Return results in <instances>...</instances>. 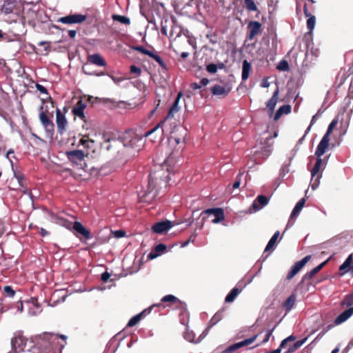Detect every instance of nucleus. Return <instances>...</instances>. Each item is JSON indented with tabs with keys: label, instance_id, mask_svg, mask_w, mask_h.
<instances>
[{
	"label": "nucleus",
	"instance_id": "nucleus-33",
	"mask_svg": "<svg viewBox=\"0 0 353 353\" xmlns=\"http://www.w3.org/2000/svg\"><path fill=\"white\" fill-rule=\"evenodd\" d=\"M150 57L152 58L164 70H166V64L165 63L163 59L158 54V53L156 51H151L150 55Z\"/></svg>",
	"mask_w": 353,
	"mask_h": 353
},
{
	"label": "nucleus",
	"instance_id": "nucleus-55",
	"mask_svg": "<svg viewBox=\"0 0 353 353\" xmlns=\"http://www.w3.org/2000/svg\"><path fill=\"white\" fill-rule=\"evenodd\" d=\"M14 175L17 181L23 180L25 179L23 174L20 172H14Z\"/></svg>",
	"mask_w": 353,
	"mask_h": 353
},
{
	"label": "nucleus",
	"instance_id": "nucleus-61",
	"mask_svg": "<svg viewBox=\"0 0 353 353\" xmlns=\"http://www.w3.org/2000/svg\"><path fill=\"white\" fill-rule=\"evenodd\" d=\"M240 176H241V174H239L237 178H236V181L232 185L233 188L236 189V188H238L240 186V184H241V178H240Z\"/></svg>",
	"mask_w": 353,
	"mask_h": 353
},
{
	"label": "nucleus",
	"instance_id": "nucleus-48",
	"mask_svg": "<svg viewBox=\"0 0 353 353\" xmlns=\"http://www.w3.org/2000/svg\"><path fill=\"white\" fill-rule=\"evenodd\" d=\"M92 142L88 136H83L79 141V144L82 145L84 148H89V143Z\"/></svg>",
	"mask_w": 353,
	"mask_h": 353
},
{
	"label": "nucleus",
	"instance_id": "nucleus-49",
	"mask_svg": "<svg viewBox=\"0 0 353 353\" xmlns=\"http://www.w3.org/2000/svg\"><path fill=\"white\" fill-rule=\"evenodd\" d=\"M334 326V325L333 324H330L329 325H327V327L325 329H323L318 335L316 337V339H314V341H316L321 338L323 337V336L330 329H332L333 327Z\"/></svg>",
	"mask_w": 353,
	"mask_h": 353
},
{
	"label": "nucleus",
	"instance_id": "nucleus-62",
	"mask_svg": "<svg viewBox=\"0 0 353 353\" xmlns=\"http://www.w3.org/2000/svg\"><path fill=\"white\" fill-rule=\"evenodd\" d=\"M39 46H44V50L46 52H48L50 50V46L48 42L41 41L39 43Z\"/></svg>",
	"mask_w": 353,
	"mask_h": 353
},
{
	"label": "nucleus",
	"instance_id": "nucleus-63",
	"mask_svg": "<svg viewBox=\"0 0 353 353\" xmlns=\"http://www.w3.org/2000/svg\"><path fill=\"white\" fill-rule=\"evenodd\" d=\"M190 87L192 89V90H197V89H200L201 88V85L200 84V83H192L190 85Z\"/></svg>",
	"mask_w": 353,
	"mask_h": 353
},
{
	"label": "nucleus",
	"instance_id": "nucleus-29",
	"mask_svg": "<svg viewBox=\"0 0 353 353\" xmlns=\"http://www.w3.org/2000/svg\"><path fill=\"white\" fill-rule=\"evenodd\" d=\"M11 344H12L13 350L15 352L23 351V346L25 345L23 343V339L21 337H20V336L14 337V339H12V341H11Z\"/></svg>",
	"mask_w": 353,
	"mask_h": 353
},
{
	"label": "nucleus",
	"instance_id": "nucleus-14",
	"mask_svg": "<svg viewBox=\"0 0 353 353\" xmlns=\"http://www.w3.org/2000/svg\"><path fill=\"white\" fill-rule=\"evenodd\" d=\"M161 305V303L158 304V305H152V306H150L147 309H145L144 310H143L141 313L134 316L133 317H132L130 321H128V324H127V326L128 327H133L135 325H137L143 317L146 316L147 315H148L150 312H151V310H152V308L154 307V306H160Z\"/></svg>",
	"mask_w": 353,
	"mask_h": 353
},
{
	"label": "nucleus",
	"instance_id": "nucleus-39",
	"mask_svg": "<svg viewBox=\"0 0 353 353\" xmlns=\"http://www.w3.org/2000/svg\"><path fill=\"white\" fill-rule=\"evenodd\" d=\"M280 233L279 231H276L274 235L272 236V238L270 239L269 242L268 243V245L265 247V252H268L270 250L274 245L276 244V242L277 241V239L279 236Z\"/></svg>",
	"mask_w": 353,
	"mask_h": 353
},
{
	"label": "nucleus",
	"instance_id": "nucleus-9",
	"mask_svg": "<svg viewBox=\"0 0 353 353\" xmlns=\"http://www.w3.org/2000/svg\"><path fill=\"white\" fill-rule=\"evenodd\" d=\"M258 336H259L258 334H255L249 339H246L241 341L239 343L232 344V345L228 346L221 353H233L234 352H235L236 350H237L238 349H239L241 347L250 345L256 341Z\"/></svg>",
	"mask_w": 353,
	"mask_h": 353
},
{
	"label": "nucleus",
	"instance_id": "nucleus-53",
	"mask_svg": "<svg viewBox=\"0 0 353 353\" xmlns=\"http://www.w3.org/2000/svg\"><path fill=\"white\" fill-rule=\"evenodd\" d=\"M36 88L37 89V90H39L42 94H48L47 89L43 85H42L41 84L37 83Z\"/></svg>",
	"mask_w": 353,
	"mask_h": 353
},
{
	"label": "nucleus",
	"instance_id": "nucleus-25",
	"mask_svg": "<svg viewBox=\"0 0 353 353\" xmlns=\"http://www.w3.org/2000/svg\"><path fill=\"white\" fill-rule=\"evenodd\" d=\"M305 203V199L303 198L301 200H299V201L296 204L295 207L294 208V209L291 213L290 218L288 223V225H289L290 224L292 219L293 218H294L295 216H296L299 214V212H301L302 208L304 207Z\"/></svg>",
	"mask_w": 353,
	"mask_h": 353
},
{
	"label": "nucleus",
	"instance_id": "nucleus-43",
	"mask_svg": "<svg viewBox=\"0 0 353 353\" xmlns=\"http://www.w3.org/2000/svg\"><path fill=\"white\" fill-rule=\"evenodd\" d=\"M131 48L134 50L138 51L143 54L149 56L152 50L145 49L142 46H132Z\"/></svg>",
	"mask_w": 353,
	"mask_h": 353
},
{
	"label": "nucleus",
	"instance_id": "nucleus-7",
	"mask_svg": "<svg viewBox=\"0 0 353 353\" xmlns=\"http://www.w3.org/2000/svg\"><path fill=\"white\" fill-rule=\"evenodd\" d=\"M323 163V161L321 157H317L316 163L311 170V187L313 190H315L319 185L320 179L321 174H319V171Z\"/></svg>",
	"mask_w": 353,
	"mask_h": 353
},
{
	"label": "nucleus",
	"instance_id": "nucleus-32",
	"mask_svg": "<svg viewBox=\"0 0 353 353\" xmlns=\"http://www.w3.org/2000/svg\"><path fill=\"white\" fill-rule=\"evenodd\" d=\"M296 301V296L292 294H291L283 303V307L285 310L288 312H290L294 305Z\"/></svg>",
	"mask_w": 353,
	"mask_h": 353
},
{
	"label": "nucleus",
	"instance_id": "nucleus-5",
	"mask_svg": "<svg viewBox=\"0 0 353 353\" xmlns=\"http://www.w3.org/2000/svg\"><path fill=\"white\" fill-rule=\"evenodd\" d=\"M169 144L171 145H177V150H182L185 145V137L187 135L185 129L179 125H174V128L170 131Z\"/></svg>",
	"mask_w": 353,
	"mask_h": 353
},
{
	"label": "nucleus",
	"instance_id": "nucleus-45",
	"mask_svg": "<svg viewBox=\"0 0 353 353\" xmlns=\"http://www.w3.org/2000/svg\"><path fill=\"white\" fill-rule=\"evenodd\" d=\"M277 69L281 71H286L289 69V65L287 61L283 60L279 62Z\"/></svg>",
	"mask_w": 353,
	"mask_h": 353
},
{
	"label": "nucleus",
	"instance_id": "nucleus-44",
	"mask_svg": "<svg viewBox=\"0 0 353 353\" xmlns=\"http://www.w3.org/2000/svg\"><path fill=\"white\" fill-rule=\"evenodd\" d=\"M338 123L337 119H334L332 121V122L328 125L327 130L326 133L324 135H327V137H330V134L332 133L333 129L336 127V125Z\"/></svg>",
	"mask_w": 353,
	"mask_h": 353
},
{
	"label": "nucleus",
	"instance_id": "nucleus-30",
	"mask_svg": "<svg viewBox=\"0 0 353 353\" xmlns=\"http://www.w3.org/2000/svg\"><path fill=\"white\" fill-rule=\"evenodd\" d=\"M167 250V246L163 243H159L154 248L155 253L153 252H150L148 257L150 259H153L160 255L162 252H165Z\"/></svg>",
	"mask_w": 353,
	"mask_h": 353
},
{
	"label": "nucleus",
	"instance_id": "nucleus-24",
	"mask_svg": "<svg viewBox=\"0 0 353 353\" xmlns=\"http://www.w3.org/2000/svg\"><path fill=\"white\" fill-rule=\"evenodd\" d=\"M279 94V87L276 88L275 91L274 92L272 97L266 102V108L268 110L272 112L274 110V108L276 105L278 97Z\"/></svg>",
	"mask_w": 353,
	"mask_h": 353
},
{
	"label": "nucleus",
	"instance_id": "nucleus-64",
	"mask_svg": "<svg viewBox=\"0 0 353 353\" xmlns=\"http://www.w3.org/2000/svg\"><path fill=\"white\" fill-rule=\"evenodd\" d=\"M261 150H263V151H264V152L265 153V156L268 157L270 154L271 150H270L269 146H264L261 148Z\"/></svg>",
	"mask_w": 353,
	"mask_h": 353
},
{
	"label": "nucleus",
	"instance_id": "nucleus-47",
	"mask_svg": "<svg viewBox=\"0 0 353 353\" xmlns=\"http://www.w3.org/2000/svg\"><path fill=\"white\" fill-rule=\"evenodd\" d=\"M3 291L10 297H12L15 294L14 290L10 285H6L3 288Z\"/></svg>",
	"mask_w": 353,
	"mask_h": 353
},
{
	"label": "nucleus",
	"instance_id": "nucleus-28",
	"mask_svg": "<svg viewBox=\"0 0 353 353\" xmlns=\"http://www.w3.org/2000/svg\"><path fill=\"white\" fill-rule=\"evenodd\" d=\"M306 340H307V338H305L303 339L297 341L292 344L288 345V343L286 345V347H288V349L283 353L294 352L296 350H298L299 347H301L305 343Z\"/></svg>",
	"mask_w": 353,
	"mask_h": 353
},
{
	"label": "nucleus",
	"instance_id": "nucleus-31",
	"mask_svg": "<svg viewBox=\"0 0 353 353\" xmlns=\"http://www.w3.org/2000/svg\"><path fill=\"white\" fill-rule=\"evenodd\" d=\"M252 70V65L250 62L247 60H244L243 61V67H242V80L246 81L250 75V71Z\"/></svg>",
	"mask_w": 353,
	"mask_h": 353
},
{
	"label": "nucleus",
	"instance_id": "nucleus-17",
	"mask_svg": "<svg viewBox=\"0 0 353 353\" xmlns=\"http://www.w3.org/2000/svg\"><path fill=\"white\" fill-rule=\"evenodd\" d=\"M172 226H173L172 222L170 221L166 220V221L157 222V223H154L152 227V230L155 233L162 234V233L168 231Z\"/></svg>",
	"mask_w": 353,
	"mask_h": 353
},
{
	"label": "nucleus",
	"instance_id": "nucleus-6",
	"mask_svg": "<svg viewBox=\"0 0 353 353\" xmlns=\"http://www.w3.org/2000/svg\"><path fill=\"white\" fill-rule=\"evenodd\" d=\"M41 110H43V108L41 107ZM50 115H48V111H43L41 110L39 113V120L44 128L46 132L52 135L54 131V124L52 120L53 117V114L50 113Z\"/></svg>",
	"mask_w": 353,
	"mask_h": 353
},
{
	"label": "nucleus",
	"instance_id": "nucleus-2",
	"mask_svg": "<svg viewBox=\"0 0 353 353\" xmlns=\"http://www.w3.org/2000/svg\"><path fill=\"white\" fill-rule=\"evenodd\" d=\"M163 170L151 172L148 176L147 188L139 194L140 202L150 203L159 195L160 190L166 188L168 181Z\"/></svg>",
	"mask_w": 353,
	"mask_h": 353
},
{
	"label": "nucleus",
	"instance_id": "nucleus-56",
	"mask_svg": "<svg viewBox=\"0 0 353 353\" xmlns=\"http://www.w3.org/2000/svg\"><path fill=\"white\" fill-rule=\"evenodd\" d=\"M201 3V0H190L188 5L190 6H192L194 5L199 9Z\"/></svg>",
	"mask_w": 353,
	"mask_h": 353
},
{
	"label": "nucleus",
	"instance_id": "nucleus-34",
	"mask_svg": "<svg viewBox=\"0 0 353 353\" xmlns=\"http://www.w3.org/2000/svg\"><path fill=\"white\" fill-rule=\"evenodd\" d=\"M241 290H239L237 288H234L229 294L226 296L225 299V301L226 303H231L234 301V300L236 299V297L239 295V294L241 292Z\"/></svg>",
	"mask_w": 353,
	"mask_h": 353
},
{
	"label": "nucleus",
	"instance_id": "nucleus-3",
	"mask_svg": "<svg viewBox=\"0 0 353 353\" xmlns=\"http://www.w3.org/2000/svg\"><path fill=\"white\" fill-rule=\"evenodd\" d=\"M181 96H182V93L179 92L177 94V97L175 99L174 103L171 105V107L168 112L167 116L164 118V119L161 121L155 127H154L150 130H148V132H146L145 133V137H148V136L150 135L151 134H152L153 132H156L158 130H160L161 136H162L163 134L165 131H168V129L167 128V127L165 126V128H163V125H165V123L166 122L174 119L175 114L179 112L181 108L179 105V103Z\"/></svg>",
	"mask_w": 353,
	"mask_h": 353
},
{
	"label": "nucleus",
	"instance_id": "nucleus-35",
	"mask_svg": "<svg viewBox=\"0 0 353 353\" xmlns=\"http://www.w3.org/2000/svg\"><path fill=\"white\" fill-rule=\"evenodd\" d=\"M112 19L114 21H117V22H119L122 24H124V25H130V18L125 17V16H123V15H119V14H112Z\"/></svg>",
	"mask_w": 353,
	"mask_h": 353
},
{
	"label": "nucleus",
	"instance_id": "nucleus-40",
	"mask_svg": "<svg viewBox=\"0 0 353 353\" xmlns=\"http://www.w3.org/2000/svg\"><path fill=\"white\" fill-rule=\"evenodd\" d=\"M82 71L84 74H87V75H89V76H97V77H100V76H105L107 74V72H104V71H101L100 72H94V71H90V70H88L87 69V66L86 65H84L83 67H82Z\"/></svg>",
	"mask_w": 353,
	"mask_h": 353
},
{
	"label": "nucleus",
	"instance_id": "nucleus-26",
	"mask_svg": "<svg viewBox=\"0 0 353 353\" xmlns=\"http://www.w3.org/2000/svg\"><path fill=\"white\" fill-rule=\"evenodd\" d=\"M268 203V199L267 196L264 195H259L256 200L252 203V208L255 210H259L261 209L263 206L267 205Z\"/></svg>",
	"mask_w": 353,
	"mask_h": 353
},
{
	"label": "nucleus",
	"instance_id": "nucleus-19",
	"mask_svg": "<svg viewBox=\"0 0 353 353\" xmlns=\"http://www.w3.org/2000/svg\"><path fill=\"white\" fill-rule=\"evenodd\" d=\"M329 141L330 138L327 137V135H324L315 151V155L316 157H321V156L325 153L326 150L329 146Z\"/></svg>",
	"mask_w": 353,
	"mask_h": 353
},
{
	"label": "nucleus",
	"instance_id": "nucleus-11",
	"mask_svg": "<svg viewBox=\"0 0 353 353\" xmlns=\"http://www.w3.org/2000/svg\"><path fill=\"white\" fill-rule=\"evenodd\" d=\"M311 255H307L303 258L301 261H299L294 263L289 271L286 279L291 280L298 272L306 265V263L311 259Z\"/></svg>",
	"mask_w": 353,
	"mask_h": 353
},
{
	"label": "nucleus",
	"instance_id": "nucleus-36",
	"mask_svg": "<svg viewBox=\"0 0 353 353\" xmlns=\"http://www.w3.org/2000/svg\"><path fill=\"white\" fill-rule=\"evenodd\" d=\"M352 263V255L350 254L348 256V257L345 259L344 263L340 265L339 270L343 271L342 274H344L345 272H347V268H351V265Z\"/></svg>",
	"mask_w": 353,
	"mask_h": 353
},
{
	"label": "nucleus",
	"instance_id": "nucleus-12",
	"mask_svg": "<svg viewBox=\"0 0 353 353\" xmlns=\"http://www.w3.org/2000/svg\"><path fill=\"white\" fill-rule=\"evenodd\" d=\"M88 99H80L75 105L73 107L72 112L75 116L79 117L82 121L85 120L84 110L87 107Z\"/></svg>",
	"mask_w": 353,
	"mask_h": 353
},
{
	"label": "nucleus",
	"instance_id": "nucleus-51",
	"mask_svg": "<svg viewBox=\"0 0 353 353\" xmlns=\"http://www.w3.org/2000/svg\"><path fill=\"white\" fill-rule=\"evenodd\" d=\"M280 112H282L283 114H288L291 112V105H283L280 108Z\"/></svg>",
	"mask_w": 353,
	"mask_h": 353
},
{
	"label": "nucleus",
	"instance_id": "nucleus-57",
	"mask_svg": "<svg viewBox=\"0 0 353 353\" xmlns=\"http://www.w3.org/2000/svg\"><path fill=\"white\" fill-rule=\"evenodd\" d=\"M114 236L117 238L123 237L125 234V232L122 230H116L114 232Z\"/></svg>",
	"mask_w": 353,
	"mask_h": 353
},
{
	"label": "nucleus",
	"instance_id": "nucleus-23",
	"mask_svg": "<svg viewBox=\"0 0 353 353\" xmlns=\"http://www.w3.org/2000/svg\"><path fill=\"white\" fill-rule=\"evenodd\" d=\"M210 91L213 95L226 97L229 94L230 90L224 86L216 84L211 88Z\"/></svg>",
	"mask_w": 353,
	"mask_h": 353
},
{
	"label": "nucleus",
	"instance_id": "nucleus-27",
	"mask_svg": "<svg viewBox=\"0 0 353 353\" xmlns=\"http://www.w3.org/2000/svg\"><path fill=\"white\" fill-rule=\"evenodd\" d=\"M223 318V311L217 312L210 319L208 327L203 331V334H207L210 329L220 321Z\"/></svg>",
	"mask_w": 353,
	"mask_h": 353
},
{
	"label": "nucleus",
	"instance_id": "nucleus-22",
	"mask_svg": "<svg viewBox=\"0 0 353 353\" xmlns=\"http://www.w3.org/2000/svg\"><path fill=\"white\" fill-rule=\"evenodd\" d=\"M163 303H170V305H173L175 307H183V303L179 299L172 294L164 296L161 299Z\"/></svg>",
	"mask_w": 353,
	"mask_h": 353
},
{
	"label": "nucleus",
	"instance_id": "nucleus-52",
	"mask_svg": "<svg viewBox=\"0 0 353 353\" xmlns=\"http://www.w3.org/2000/svg\"><path fill=\"white\" fill-rule=\"evenodd\" d=\"M276 327V325L271 330H268L266 332V334H265V339H263V343H266L269 341L270 336H272V334L274 330V328Z\"/></svg>",
	"mask_w": 353,
	"mask_h": 353
},
{
	"label": "nucleus",
	"instance_id": "nucleus-15",
	"mask_svg": "<svg viewBox=\"0 0 353 353\" xmlns=\"http://www.w3.org/2000/svg\"><path fill=\"white\" fill-rule=\"evenodd\" d=\"M66 155L71 162L80 165L81 162L84 161L85 158L84 152L79 150L68 151L66 152Z\"/></svg>",
	"mask_w": 353,
	"mask_h": 353
},
{
	"label": "nucleus",
	"instance_id": "nucleus-13",
	"mask_svg": "<svg viewBox=\"0 0 353 353\" xmlns=\"http://www.w3.org/2000/svg\"><path fill=\"white\" fill-rule=\"evenodd\" d=\"M262 24L256 21H250L248 24V34L247 39L252 40L261 32Z\"/></svg>",
	"mask_w": 353,
	"mask_h": 353
},
{
	"label": "nucleus",
	"instance_id": "nucleus-18",
	"mask_svg": "<svg viewBox=\"0 0 353 353\" xmlns=\"http://www.w3.org/2000/svg\"><path fill=\"white\" fill-rule=\"evenodd\" d=\"M328 260L321 263L318 266L313 268L310 272H307L306 274L303 275L301 282L299 283V285H303L306 281L310 280L314 275H316L325 266Z\"/></svg>",
	"mask_w": 353,
	"mask_h": 353
},
{
	"label": "nucleus",
	"instance_id": "nucleus-16",
	"mask_svg": "<svg viewBox=\"0 0 353 353\" xmlns=\"http://www.w3.org/2000/svg\"><path fill=\"white\" fill-rule=\"evenodd\" d=\"M56 122L58 132L60 134H63L66 130L68 122L64 114H63L59 108H57L56 110Z\"/></svg>",
	"mask_w": 353,
	"mask_h": 353
},
{
	"label": "nucleus",
	"instance_id": "nucleus-20",
	"mask_svg": "<svg viewBox=\"0 0 353 353\" xmlns=\"http://www.w3.org/2000/svg\"><path fill=\"white\" fill-rule=\"evenodd\" d=\"M87 62L99 67L107 65L106 61L99 53L89 54L87 57Z\"/></svg>",
	"mask_w": 353,
	"mask_h": 353
},
{
	"label": "nucleus",
	"instance_id": "nucleus-10",
	"mask_svg": "<svg viewBox=\"0 0 353 353\" xmlns=\"http://www.w3.org/2000/svg\"><path fill=\"white\" fill-rule=\"evenodd\" d=\"M87 19V15L81 14H69L65 17H60L58 22L63 24H73L81 23L85 21Z\"/></svg>",
	"mask_w": 353,
	"mask_h": 353
},
{
	"label": "nucleus",
	"instance_id": "nucleus-60",
	"mask_svg": "<svg viewBox=\"0 0 353 353\" xmlns=\"http://www.w3.org/2000/svg\"><path fill=\"white\" fill-rule=\"evenodd\" d=\"M19 190L24 194H31L30 190L28 188V185L21 187Z\"/></svg>",
	"mask_w": 353,
	"mask_h": 353
},
{
	"label": "nucleus",
	"instance_id": "nucleus-1",
	"mask_svg": "<svg viewBox=\"0 0 353 353\" xmlns=\"http://www.w3.org/2000/svg\"><path fill=\"white\" fill-rule=\"evenodd\" d=\"M142 139L132 132H125L119 138H108L101 143L107 151L119 152L123 148H137L141 145Z\"/></svg>",
	"mask_w": 353,
	"mask_h": 353
},
{
	"label": "nucleus",
	"instance_id": "nucleus-4",
	"mask_svg": "<svg viewBox=\"0 0 353 353\" xmlns=\"http://www.w3.org/2000/svg\"><path fill=\"white\" fill-rule=\"evenodd\" d=\"M49 214L51 219L57 223L62 225L68 229L72 228L76 233L81 234L85 239H90L91 238L90 232L86 228H85L81 223L75 221L72 223L63 218L59 217L52 212H50Z\"/></svg>",
	"mask_w": 353,
	"mask_h": 353
},
{
	"label": "nucleus",
	"instance_id": "nucleus-58",
	"mask_svg": "<svg viewBox=\"0 0 353 353\" xmlns=\"http://www.w3.org/2000/svg\"><path fill=\"white\" fill-rule=\"evenodd\" d=\"M315 122H316V115L312 117L311 121H310V124L305 130V134L309 133V132L311 130L312 126L315 123Z\"/></svg>",
	"mask_w": 353,
	"mask_h": 353
},
{
	"label": "nucleus",
	"instance_id": "nucleus-21",
	"mask_svg": "<svg viewBox=\"0 0 353 353\" xmlns=\"http://www.w3.org/2000/svg\"><path fill=\"white\" fill-rule=\"evenodd\" d=\"M353 314V307H350L348 309L341 313L334 320V325H339L345 321H347Z\"/></svg>",
	"mask_w": 353,
	"mask_h": 353
},
{
	"label": "nucleus",
	"instance_id": "nucleus-37",
	"mask_svg": "<svg viewBox=\"0 0 353 353\" xmlns=\"http://www.w3.org/2000/svg\"><path fill=\"white\" fill-rule=\"evenodd\" d=\"M243 1V6L250 12H255L258 10L256 4L254 0H242Z\"/></svg>",
	"mask_w": 353,
	"mask_h": 353
},
{
	"label": "nucleus",
	"instance_id": "nucleus-42",
	"mask_svg": "<svg viewBox=\"0 0 353 353\" xmlns=\"http://www.w3.org/2000/svg\"><path fill=\"white\" fill-rule=\"evenodd\" d=\"M316 24V18L314 15L308 17L307 20V28L309 30V32H312Z\"/></svg>",
	"mask_w": 353,
	"mask_h": 353
},
{
	"label": "nucleus",
	"instance_id": "nucleus-8",
	"mask_svg": "<svg viewBox=\"0 0 353 353\" xmlns=\"http://www.w3.org/2000/svg\"><path fill=\"white\" fill-rule=\"evenodd\" d=\"M213 215L214 219H212L214 223H218L224 219V212L222 208H210L204 210L201 213L202 221H204L207 219V216Z\"/></svg>",
	"mask_w": 353,
	"mask_h": 353
},
{
	"label": "nucleus",
	"instance_id": "nucleus-46",
	"mask_svg": "<svg viewBox=\"0 0 353 353\" xmlns=\"http://www.w3.org/2000/svg\"><path fill=\"white\" fill-rule=\"evenodd\" d=\"M218 65L215 63H210L206 66V70L211 74H214L217 72Z\"/></svg>",
	"mask_w": 353,
	"mask_h": 353
},
{
	"label": "nucleus",
	"instance_id": "nucleus-59",
	"mask_svg": "<svg viewBox=\"0 0 353 353\" xmlns=\"http://www.w3.org/2000/svg\"><path fill=\"white\" fill-rule=\"evenodd\" d=\"M110 277V274H109L108 272H105L101 274V279L103 282H107L109 280Z\"/></svg>",
	"mask_w": 353,
	"mask_h": 353
},
{
	"label": "nucleus",
	"instance_id": "nucleus-41",
	"mask_svg": "<svg viewBox=\"0 0 353 353\" xmlns=\"http://www.w3.org/2000/svg\"><path fill=\"white\" fill-rule=\"evenodd\" d=\"M353 305V292L345 296L341 302V305L346 307H351Z\"/></svg>",
	"mask_w": 353,
	"mask_h": 353
},
{
	"label": "nucleus",
	"instance_id": "nucleus-50",
	"mask_svg": "<svg viewBox=\"0 0 353 353\" xmlns=\"http://www.w3.org/2000/svg\"><path fill=\"white\" fill-rule=\"evenodd\" d=\"M130 71L131 74H135L136 76H139L141 73V70L134 65L130 66Z\"/></svg>",
	"mask_w": 353,
	"mask_h": 353
},
{
	"label": "nucleus",
	"instance_id": "nucleus-54",
	"mask_svg": "<svg viewBox=\"0 0 353 353\" xmlns=\"http://www.w3.org/2000/svg\"><path fill=\"white\" fill-rule=\"evenodd\" d=\"M312 10H313V8H312V9H311V10H309V8H307V4H305V5H304V7H303V12H304V14H305V17H310V16L313 15V14H312Z\"/></svg>",
	"mask_w": 353,
	"mask_h": 353
},
{
	"label": "nucleus",
	"instance_id": "nucleus-38",
	"mask_svg": "<svg viewBox=\"0 0 353 353\" xmlns=\"http://www.w3.org/2000/svg\"><path fill=\"white\" fill-rule=\"evenodd\" d=\"M15 6H16L15 2L11 1H6L3 6L2 10L6 14H10L13 12Z\"/></svg>",
	"mask_w": 353,
	"mask_h": 353
}]
</instances>
